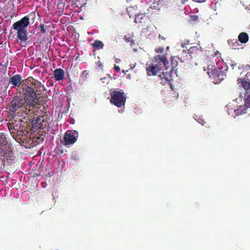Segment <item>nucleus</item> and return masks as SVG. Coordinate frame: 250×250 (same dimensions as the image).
Instances as JSON below:
<instances>
[{"label": "nucleus", "mask_w": 250, "mask_h": 250, "mask_svg": "<svg viewBox=\"0 0 250 250\" xmlns=\"http://www.w3.org/2000/svg\"><path fill=\"white\" fill-rule=\"evenodd\" d=\"M236 65V63H231V67H232V68H233V69L234 68V67Z\"/></svg>", "instance_id": "34"}, {"label": "nucleus", "mask_w": 250, "mask_h": 250, "mask_svg": "<svg viewBox=\"0 0 250 250\" xmlns=\"http://www.w3.org/2000/svg\"><path fill=\"white\" fill-rule=\"evenodd\" d=\"M191 58V55H189L185 48H183L181 58H179V59L181 60V62H184L187 60L190 59Z\"/></svg>", "instance_id": "13"}, {"label": "nucleus", "mask_w": 250, "mask_h": 250, "mask_svg": "<svg viewBox=\"0 0 250 250\" xmlns=\"http://www.w3.org/2000/svg\"><path fill=\"white\" fill-rule=\"evenodd\" d=\"M22 77L19 74H16L11 77L9 80V83L12 87L19 90L20 86L21 83Z\"/></svg>", "instance_id": "9"}, {"label": "nucleus", "mask_w": 250, "mask_h": 250, "mask_svg": "<svg viewBox=\"0 0 250 250\" xmlns=\"http://www.w3.org/2000/svg\"><path fill=\"white\" fill-rule=\"evenodd\" d=\"M235 107L230 104L227 105L225 107V110L227 111L228 114L232 117H235V113L234 112V110L235 109Z\"/></svg>", "instance_id": "14"}, {"label": "nucleus", "mask_w": 250, "mask_h": 250, "mask_svg": "<svg viewBox=\"0 0 250 250\" xmlns=\"http://www.w3.org/2000/svg\"><path fill=\"white\" fill-rule=\"evenodd\" d=\"M72 157L73 158V159L74 160H78V156L75 154V155H72Z\"/></svg>", "instance_id": "30"}, {"label": "nucleus", "mask_w": 250, "mask_h": 250, "mask_svg": "<svg viewBox=\"0 0 250 250\" xmlns=\"http://www.w3.org/2000/svg\"><path fill=\"white\" fill-rule=\"evenodd\" d=\"M114 69L116 72H118L120 70V68L119 66L115 65H114Z\"/></svg>", "instance_id": "27"}, {"label": "nucleus", "mask_w": 250, "mask_h": 250, "mask_svg": "<svg viewBox=\"0 0 250 250\" xmlns=\"http://www.w3.org/2000/svg\"><path fill=\"white\" fill-rule=\"evenodd\" d=\"M204 70H207L208 75L212 79V82L215 84L220 83L226 77L225 73L218 66L208 65L207 69L204 68Z\"/></svg>", "instance_id": "5"}, {"label": "nucleus", "mask_w": 250, "mask_h": 250, "mask_svg": "<svg viewBox=\"0 0 250 250\" xmlns=\"http://www.w3.org/2000/svg\"><path fill=\"white\" fill-rule=\"evenodd\" d=\"M29 24V18L25 16L12 25V28L17 31V37L20 41V44L24 46L22 43L28 40L27 26Z\"/></svg>", "instance_id": "3"}, {"label": "nucleus", "mask_w": 250, "mask_h": 250, "mask_svg": "<svg viewBox=\"0 0 250 250\" xmlns=\"http://www.w3.org/2000/svg\"><path fill=\"white\" fill-rule=\"evenodd\" d=\"M164 51V48H159L158 49H157V50H156V51L157 52H159V53H162Z\"/></svg>", "instance_id": "28"}, {"label": "nucleus", "mask_w": 250, "mask_h": 250, "mask_svg": "<svg viewBox=\"0 0 250 250\" xmlns=\"http://www.w3.org/2000/svg\"><path fill=\"white\" fill-rule=\"evenodd\" d=\"M238 40L241 43H245L249 40V36L246 33H241L238 36Z\"/></svg>", "instance_id": "15"}, {"label": "nucleus", "mask_w": 250, "mask_h": 250, "mask_svg": "<svg viewBox=\"0 0 250 250\" xmlns=\"http://www.w3.org/2000/svg\"><path fill=\"white\" fill-rule=\"evenodd\" d=\"M88 75L89 73L88 71L84 70L82 71L80 75V81L83 83L85 82L87 80Z\"/></svg>", "instance_id": "19"}, {"label": "nucleus", "mask_w": 250, "mask_h": 250, "mask_svg": "<svg viewBox=\"0 0 250 250\" xmlns=\"http://www.w3.org/2000/svg\"><path fill=\"white\" fill-rule=\"evenodd\" d=\"M152 8L153 9L154 8L155 9H159L157 6L156 7L155 5L153 6V7Z\"/></svg>", "instance_id": "35"}, {"label": "nucleus", "mask_w": 250, "mask_h": 250, "mask_svg": "<svg viewBox=\"0 0 250 250\" xmlns=\"http://www.w3.org/2000/svg\"><path fill=\"white\" fill-rule=\"evenodd\" d=\"M114 60H115V62L117 63H120L121 62V59H120L119 58H115Z\"/></svg>", "instance_id": "29"}, {"label": "nucleus", "mask_w": 250, "mask_h": 250, "mask_svg": "<svg viewBox=\"0 0 250 250\" xmlns=\"http://www.w3.org/2000/svg\"><path fill=\"white\" fill-rule=\"evenodd\" d=\"M188 44H182L181 46L182 48H185L187 49V52L189 54V55H191L194 52H196L197 50V47L196 46H191L188 48V47L187 45H188Z\"/></svg>", "instance_id": "17"}, {"label": "nucleus", "mask_w": 250, "mask_h": 250, "mask_svg": "<svg viewBox=\"0 0 250 250\" xmlns=\"http://www.w3.org/2000/svg\"><path fill=\"white\" fill-rule=\"evenodd\" d=\"M193 1L198 2H203L205 1L206 0H192Z\"/></svg>", "instance_id": "32"}, {"label": "nucleus", "mask_w": 250, "mask_h": 250, "mask_svg": "<svg viewBox=\"0 0 250 250\" xmlns=\"http://www.w3.org/2000/svg\"><path fill=\"white\" fill-rule=\"evenodd\" d=\"M19 92L22 93L24 98L14 97L10 103L8 109L10 114H14L21 108L27 109L25 105L29 107L35 106L39 99L34 89L26 85H22L19 89Z\"/></svg>", "instance_id": "1"}, {"label": "nucleus", "mask_w": 250, "mask_h": 250, "mask_svg": "<svg viewBox=\"0 0 250 250\" xmlns=\"http://www.w3.org/2000/svg\"><path fill=\"white\" fill-rule=\"evenodd\" d=\"M29 24V18L25 16L12 25V28L17 31V37L20 41V44L24 46L22 43L28 40L27 26Z\"/></svg>", "instance_id": "4"}, {"label": "nucleus", "mask_w": 250, "mask_h": 250, "mask_svg": "<svg viewBox=\"0 0 250 250\" xmlns=\"http://www.w3.org/2000/svg\"><path fill=\"white\" fill-rule=\"evenodd\" d=\"M79 134L78 131L75 130H67L64 134L63 144L64 146H68L74 144L77 140Z\"/></svg>", "instance_id": "8"}, {"label": "nucleus", "mask_w": 250, "mask_h": 250, "mask_svg": "<svg viewBox=\"0 0 250 250\" xmlns=\"http://www.w3.org/2000/svg\"><path fill=\"white\" fill-rule=\"evenodd\" d=\"M171 63L172 69L173 70V69L177 65L178 62L173 57H171Z\"/></svg>", "instance_id": "23"}, {"label": "nucleus", "mask_w": 250, "mask_h": 250, "mask_svg": "<svg viewBox=\"0 0 250 250\" xmlns=\"http://www.w3.org/2000/svg\"><path fill=\"white\" fill-rule=\"evenodd\" d=\"M110 102L118 107H121L125 104L126 96L123 91L114 90L110 93Z\"/></svg>", "instance_id": "7"}, {"label": "nucleus", "mask_w": 250, "mask_h": 250, "mask_svg": "<svg viewBox=\"0 0 250 250\" xmlns=\"http://www.w3.org/2000/svg\"><path fill=\"white\" fill-rule=\"evenodd\" d=\"M173 70H171L169 72H163L162 75L160 76L162 79H165L166 82H167L168 83H170L172 81L171 74L172 73Z\"/></svg>", "instance_id": "12"}, {"label": "nucleus", "mask_w": 250, "mask_h": 250, "mask_svg": "<svg viewBox=\"0 0 250 250\" xmlns=\"http://www.w3.org/2000/svg\"><path fill=\"white\" fill-rule=\"evenodd\" d=\"M92 46L96 49H102L104 47L103 42L99 40H96L91 44Z\"/></svg>", "instance_id": "18"}, {"label": "nucleus", "mask_w": 250, "mask_h": 250, "mask_svg": "<svg viewBox=\"0 0 250 250\" xmlns=\"http://www.w3.org/2000/svg\"><path fill=\"white\" fill-rule=\"evenodd\" d=\"M137 6L136 5L133 7L130 6L127 8V12H128V14L130 17H131L133 15V13H132V11L136 10L137 9Z\"/></svg>", "instance_id": "22"}, {"label": "nucleus", "mask_w": 250, "mask_h": 250, "mask_svg": "<svg viewBox=\"0 0 250 250\" xmlns=\"http://www.w3.org/2000/svg\"><path fill=\"white\" fill-rule=\"evenodd\" d=\"M220 55L221 54L218 51H216L215 52L214 55H213V57H216L217 59H218L220 57Z\"/></svg>", "instance_id": "26"}, {"label": "nucleus", "mask_w": 250, "mask_h": 250, "mask_svg": "<svg viewBox=\"0 0 250 250\" xmlns=\"http://www.w3.org/2000/svg\"><path fill=\"white\" fill-rule=\"evenodd\" d=\"M248 108L244 104L238 106L234 110L235 115L239 116L247 112Z\"/></svg>", "instance_id": "11"}, {"label": "nucleus", "mask_w": 250, "mask_h": 250, "mask_svg": "<svg viewBox=\"0 0 250 250\" xmlns=\"http://www.w3.org/2000/svg\"><path fill=\"white\" fill-rule=\"evenodd\" d=\"M239 86H242L246 90L245 93V105L250 108V72H248L244 78L237 80Z\"/></svg>", "instance_id": "6"}, {"label": "nucleus", "mask_w": 250, "mask_h": 250, "mask_svg": "<svg viewBox=\"0 0 250 250\" xmlns=\"http://www.w3.org/2000/svg\"><path fill=\"white\" fill-rule=\"evenodd\" d=\"M135 15V22H141L142 20H143L144 15L142 13H134Z\"/></svg>", "instance_id": "20"}, {"label": "nucleus", "mask_w": 250, "mask_h": 250, "mask_svg": "<svg viewBox=\"0 0 250 250\" xmlns=\"http://www.w3.org/2000/svg\"><path fill=\"white\" fill-rule=\"evenodd\" d=\"M220 59H218V61H216V64L217 65V63L219 62L220 61Z\"/></svg>", "instance_id": "36"}, {"label": "nucleus", "mask_w": 250, "mask_h": 250, "mask_svg": "<svg viewBox=\"0 0 250 250\" xmlns=\"http://www.w3.org/2000/svg\"><path fill=\"white\" fill-rule=\"evenodd\" d=\"M40 31L42 33H44L46 32V30H45V27H44V25L43 24H40Z\"/></svg>", "instance_id": "25"}, {"label": "nucleus", "mask_w": 250, "mask_h": 250, "mask_svg": "<svg viewBox=\"0 0 250 250\" xmlns=\"http://www.w3.org/2000/svg\"><path fill=\"white\" fill-rule=\"evenodd\" d=\"M193 118L199 124H201L202 125H204L205 124V122L203 119L202 116H198L197 115H194L193 116Z\"/></svg>", "instance_id": "21"}, {"label": "nucleus", "mask_w": 250, "mask_h": 250, "mask_svg": "<svg viewBox=\"0 0 250 250\" xmlns=\"http://www.w3.org/2000/svg\"><path fill=\"white\" fill-rule=\"evenodd\" d=\"M135 65H136V63L134 64H130V69L132 70L134 68V67H135Z\"/></svg>", "instance_id": "31"}, {"label": "nucleus", "mask_w": 250, "mask_h": 250, "mask_svg": "<svg viewBox=\"0 0 250 250\" xmlns=\"http://www.w3.org/2000/svg\"><path fill=\"white\" fill-rule=\"evenodd\" d=\"M146 70L148 76L156 75L163 67L167 69L169 62L165 56L158 55L155 57L151 63H146Z\"/></svg>", "instance_id": "2"}, {"label": "nucleus", "mask_w": 250, "mask_h": 250, "mask_svg": "<svg viewBox=\"0 0 250 250\" xmlns=\"http://www.w3.org/2000/svg\"><path fill=\"white\" fill-rule=\"evenodd\" d=\"M183 4H185L188 0H180Z\"/></svg>", "instance_id": "33"}, {"label": "nucleus", "mask_w": 250, "mask_h": 250, "mask_svg": "<svg viewBox=\"0 0 250 250\" xmlns=\"http://www.w3.org/2000/svg\"><path fill=\"white\" fill-rule=\"evenodd\" d=\"M20 125H19L17 123H13L8 126V128L12 133H15V131H18L20 129Z\"/></svg>", "instance_id": "16"}, {"label": "nucleus", "mask_w": 250, "mask_h": 250, "mask_svg": "<svg viewBox=\"0 0 250 250\" xmlns=\"http://www.w3.org/2000/svg\"><path fill=\"white\" fill-rule=\"evenodd\" d=\"M102 82L104 84H108L109 82L110 78L104 77L101 79Z\"/></svg>", "instance_id": "24"}, {"label": "nucleus", "mask_w": 250, "mask_h": 250, "mask_svg": "<svg viewBox=\"0 0 250 250\" xmlns=\"http://www.w3.org/2000/svg\"><path fill=\"white\" fill-rule=\"evenodd\" d=\"M54 76L56 81H61L63 79L64 72L61 68L56 69L54 71Z\"/></svg>", "instance_id": "10"}]
</instances>
